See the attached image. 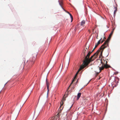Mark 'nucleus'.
Returning <instances> with one entry per match:
<instances>
[{"mask_svg": "<svg viewBox=\"0 0 120 120\" xmlns=\"http://www.w3.org/2000/svg\"><path fill=\"white\" fill-rule=\"evenodd\" d=\"M94 50V49H93L91 52H89L88 53L85 57L82 64L80 67V70H82L85 67L88 65L90 62L93 61L97 57L98 53L100 51L99 49H98L96 52L94 53L89 58V57L91 54Z\"/></svg>", "mask_w": 120, "mask_h": 120, "instance_id": "nucleus-1", "label": "nucleus"}, {"mask_svg": "<svg viewBox=\"0 0 120 120\" xmlns=\"http://www.w3.org/2000/svg\"><path fill=\"white\" fill-rule=\"evenodd\" d=\"M108 41L109 40H106L99 49L100 50H102L101 52V53L100 55L101 56L102 55V52L104 49L108 46Z\"/></svg>", "mask_w": 120, "mask_h": 120, "instance_id": "nucleus-2", "label": "nucleus"}, {"mask_svg": "<svg viewBox=\"0 0 120 120\" xmlns=\"http://www.w3.org/2000/svg\"><path fill=\"white\" fill-rule=\"evenodd\" d=\"M101 65V67H99V69L100 70V72L101 70H103L105 68L103 64H102Z\"/></svg>", "mask_w": 120, "mask_h": 120, "instance_id": "nucleus-3", "label": "nucleus"}, {"mask_svg": "<svg viewBox=\"0 0 120 120\" xmlns=\"http://www.w3.org/2000/svg\"><path fill=\"white\" fill-rule=\"evenodd\" d=\"M78 73V72L75 75V76L74 77V79L72 80L70 85L68 87V89L70 87V86L71 85V84L72 83L75 81V80L76 79V77Z\"/></svg>", "mask_w": 120, "mask_h": 120, "instance_id": "nucleus-4", "label": "nucleus"}, {"mask_svg": "<svg viewBox=\"0 0 120 120\" xmlns=\"http://www.w3.org/2000/svg\"><path fill=\"white\" fill-rule=\"evenodd\" d=\"M46 86H47V89L48 90V92L49 91V81L47 79H46Z\"/></svg>", "mask_w": 120, "mask_h": 120, "instance_id": "nucleus-5", "label": "nucleus"}, {"mask_svg": "<svg viewBox=\"0 0 120 120\" xmlns=\"http://www.w3.org/2000/svg\"><path fill=\"white\" fill-rule=\"evenodd\" d=\"M37 57V55H34L33 56V57L32 59H31L30 60H32V61H34H34L36 59V58Z\"/></svg>", "mask_w": 120, "mask_h": 120, "instance_id": "nucleus-6", "label": "nucleus"}, {"mask_svg": "<svg viewBox=\"0 0 120 120\" xmlns=\"http://www.w3.org/2000/svg\"><path fill=\"white\" fill-rule=\"evenodd\" d=\"M106 64H103V65L105 67V68H108L109 67H110V66L108 65V64H107V62L106 61Z\"/></svg>", "mask_w": 120, "mask_h": 120, "instance_id": "nucleus-7", "label": "nucleus"}, {"mask_svg": "<svg viewBox=\"0 0 120 120\" xmlns=\"http://www.w3.org/2000/svg\"><path fill=\"white\" fill-rule=\"evenodd\" d=\"M113 31H112L111 32V33L109 35V37H108V39L106 40H109V41H108V43H109V40L110 39V38H111V37L112 36V35L113 34Z\"/></svg>", "mask_w": 120, "mask_h": 120, "instance_id": "nucleus-8", "label": "nucleus"}, {"mask_svg": "<svg viewBox=\"0 0 120 120\" xmlns=\"http://www.w3.org/2000/svg\"><path fill=\"white\" fill-rule=\"evenodd\" d=\"M34 63V62L31 60H30V61L29 62V64L30 65H32Z\"/></svg>", "mask_w": 120, "mask_h": 120, "instance_id": "nucleus-9", "label": "nucleus"}, {"mask_svg": "<svg viewBox=\"0 0 120 120\" xmlns=\"http://www.w3.org/2000/svg\"><path fill=\"white\" fill-rule=\"evenodd\" d=\"M65 98H63V99L60 102V107H61V106H62L63 104V101H65Z\"/></svg>", "mask_w": 120, "mask_h": 120, "instance_id": "nucleus-10", "label": "nucleus"}, {"mask_svg": "<svg viewBox=\"0 0 120 120\" xmlns=\"http://www.w3.org/2000/svg\"><path fill=\"white\" fill-rule=\"evenodd\" d=\"M85 23V21L84 20H83L81 22V25L83 26L84 24Z\"/></svg>", "mask_w": 120, "mask_h": 120, "instance_id": "nucleus-11", "label": "nucleus"}, {"mask_svg": "<svg viewBox=\"0 0 120 120\" xmlns=\"http://www.w3.org/2000/svg\"><path fill=\"white\" fill-rule=\"evenodd\" d=\"M81 93H79L77 95V100H78L79 98L81 96Z\"/></svg>", "mask_w": 120, "mask_h": 120, "instance_id": "nucleus-12", "label": "nucleus"}, {"mask_svg": "<svg viewBox=\"0 0 120 120\" xmlns=\"http://www.w3.org/2000/svg\"><path fill=\"white\" fill-rule=\"evenodd\" d=\"M59 4L60 6H61V8L64 10V11H65V10L63 9V7H62V5L63 4V3H62V2L61 1H59Z\"/></svg>", "mask_w": 120, "mask_h": 120, "instance_id": "nucleus-13", "label": "nucleus"}, {"mask_svg": "<svg viewBox=\"0 0 120 120\" xmlns=\"http://www.w3.org/2000/svg\"><path fill=\"white\" fill-rule=\"evenodd\" d=\"M69 14L70 15V16L71 18V22H72V21L73 20V18L72 16V15H71V14H70V13H69Z\"/></svg>", "mask_w": 120, "mask_h": 120, "instance_id": "nucleus-14", "label": "nucleus"}, {"mask_svg": "<svg viewBox=\"0 0 120 120\" xmlns=\"http://www.w3.org/2000/svg\"><path fill=\"white\" fill-rule=\"evenodd\" d=\"M49 120H57L56 119L54 118V117H52L51 118L49 119ZM58 120H60L59 119H58Z\"/></svg>", "mask_w": 120, "mask_h": 120, "instance_id": "nucleus-15", "label": "nucleus"}, {"mask_svg": "<svg viewBox=\"0 0 120 120\" xmlns=\"http://www.w3.org/2000/svg\"><path fill=\"white\" fill-rule=\"evenodd\" d=\"M102 38H101V39L97 43H96V44L98 46L100 44V41L101 39Z\"/></svg>", "mask_w": 120, "mask_h": 120, "instance_id": "nucleus-16", "label": "nucleus"}, {"mask_svg": "<svg viewBox=\"0 0 120 120\" xmlns=\"http://www.w3.org/2000/svg\"><path fill=\"white\" fill-rule=\"evenodd\" d=\"M60 113H58L56 115V116L58 117H60Z\"/></svg>", "mask_w": 120, "mask_h": 120, "instance_id": "nucleus-17", "label": "nucleus"}, {"mask_svg": "<svg viewBox=\"0 0 120 120\" xmlns=\"http://www.w3.org/2000/svg\"><path fill=\"white\" fill-rule=\"evenodd\" d=\"M85 51L87 53L88 51V49H87V48H86V49H85Z\"/></svg>", "mask_w": 120, "mask_h": 120, "instance_id": "nucleus-18", "label": "nucleus"}, {"mask_svg": "<svg viewBox=\"0 0 120 120\" xmlns=\"http://www.w3.org/2000/svg\"><path fill=\"white\" fill-rule=\"evenodd\" d=\"M86 52L85 51V50H84L83 51V54L84 55V56H85V57L86 56H85V55H86Z\"/></svg>", "mask_w": 120, "mask_h": 120, "instance_id": "nucleus-19", "label": "nucleus"}, {"mask_svg": "<svg viewBox=\"0 0 120 120\" xmlns=\"http://www.w3.org/2000/svg\"><path fill=\"white\" fill-rule=\"evenodd\" d=\"M98 45H97L96 44H95V48H97V47L98 46Z\"/></svg>", "mask_w": 120, "mask_h": 120, "instance_id": "nucleus-20", "label": "nucleus"}, {"mask_svg": "<svg viewBox=\"0 0 120 120\" xmlns=\"http://www.w3.org/2000/svg\"><path fill=\"white\" fill-rule=\"evenodd\" d=\"M104 41V40H103L102 41L101 43H102L103 42V41Z\"/></svg>", "mask_w": 120, "mask_h": 120, "instance_id": "nucleus-21", "label": "nucleus"}, {"mask_svg": "<svg viewBox=\"0 0 120 120\" xmlns=\"http://www.w3.org/2000/svg\"><path fill=\"white\" fill-rule=\"evenodd\" d=\"M116 12V10L114 11V13H115Z\"/></svg>", "mask_w": 120, "mask_h": 120, "instance_id": "nucleus-22", "label": "nucleus"}, {"mask_svg": "<svg viewBox=\"0 0 120 120\" xmlns=\"http://www.w3.org/2000/svg\"><path fill=\"white\" fill-rule=\"evenodd\" d=\"M104 39H106V38L105 37H104Z\"/></svg>", "mask_w": 120, "mask_h": 120, "instance_id": "nucleus-23", "label": "nucleus"}, {"mask_svg": "<svg viewBox=\"0 0 120 120\" xmlns=\"http://www.w3.org/2000/svg\"><path fill=\"white\" fill-rule=\"evenodd\" d=\"M96 48H95V47L93 49H94V50Z\"/></svg>", "mask_w": 120, "mask_h": 120, "instance_id": "nucleus-24", "label": "nucleus"}, {"mask_svg": "<svg viewBox=\"0 0 120 120\" xmlns=\"http://www.w3.org/2000/svg\"><path fill=\"white\" fill-rule=\"evenodd\" d=\"M68 13V14H69V12H67Z\"/></svg>", "mask_w": 120, "mask_h": 120, "instance_id": "nucleus-25", "label": "nucleus"}, {"mask_svg": "<svg viewBox=\"0 0 120 120\" xmlns=\"http://www.w3.org/2000/svg\"><path fill=\"white\" fill-rule=\"evenodd\" d=\"M88 31H89L90 32V30H88Z\"/></svg>", "mask_w": 120, "mask_h": 120, "instance_id": "nucleus-26", "label": "nucleus"}]
</instances>
